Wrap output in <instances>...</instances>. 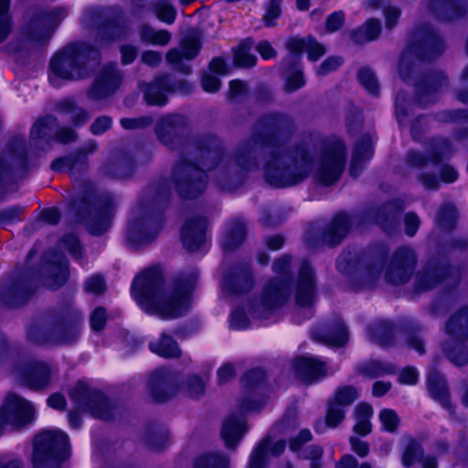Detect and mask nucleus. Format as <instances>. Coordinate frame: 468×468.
Returning a JSON list of instances; mask_svg holds the SVG:
<instances>
[{"label":"nucleus","instance_id":"f257e3e1","mask_svg":"<svg viewBox=\"0 0 468 468\" xmlns=\"http://www.w3.org/2000/svg\"><path fill=\"white\" fill-rule=\"evenodd\" d=\"M293 128V121L288 115L272 112L262 116L255 123L250 137L241 141L228 162L217 169L218 186L224 191L238 188L246 173L260 166L262 155L266 156L264 176L271 186L287 187L303 182L314 166L310 147L278 144V138Z\"/></svg>","mask_w":468,"mask_h":468},{"label":"nucleus","instance_id":"f03ea898","mask_svg":"<svg viewBox=\"0 0 468 468\" xmlns=\"http://www.w3.org/2000/svg\"><path fill=\"white\" fill-rule=\"evenodd\" d=\"M197 270L181 273L172 290H164L161 270L153 267L134 279L132 290L137 303L146 313L157 314L163 319H174L188 311L189 294L197 284Z\"/></svg>","mask_w":468,"mask_h":468},{"label":"nucleus","instance_id":"7ed1b4c3","mask_svg":"<svg viewBox=\"0 0 468 468\" xmlns=\"http://www.w3.org/2000/svg\"><path fill=\"white\" fill-rule=\"evenodd\" d=\"M223 156L222 141L216 135H202L186 144L171 176L177 194L183 198L200 196L207 184L206 170L218 166Z\"/></svg>","mask_w":468,"mask_h":468},{"label":"nucleus","instance_id":"20e7f679","mask_svg":"<svg viewBox=\"0 0 468 468\" xmlns=\"http://www.w3.org/2000/svg\"><path fill=\"white\" fill-rule=\"evenodd\" d=\"M418 40L410 45L402 53L399 73L407 81L414 80L416 101L421 106H427L435 101L436 92L448 85V79L441 71L420 73V64L435 59L444 50L441 37L433 30L425 27L418 31Z\"/></svg>","mask_w":468,"mask_h":468},{"label":"nucleus","instance_id":"39448f33","mask_svg":"<svg viewBox=\"0 0 468 468\" xmlns=\"http://www.w3.org/2000/svg\"><path fill=\"white\" fill-rule=\"evenodd\" d=\"M82 323L83 316L70 303L57 306L30 325L27 338L37 345H71L79 339Z\"/></svg>","mask_w":468,"mask_h":468},{"label":"nucleus","instance_id":"423d86ee","mask_svg":"<svg viewBox=\"0 0 468 468\" xmlns=\"http://www.w3.org/2000/svg\"><path fill=\"white\" fill-rule=\"evenodd\" d=\"M116 207L112 196L99 193L92 185L86 184L73 201L71 211L90 234L99 236L110 229Z\"/></svg>","mask_w":468,"mask_h":468},{"label":"nucleus","instance_id":"0eeeda50","mask_svg":"<svg viewBox=\"0 0 468 468\" xmlns=\"http://www.w3.org/2000/svg\"><path fill=\"white\" fill-rule=\"evenodd\" d=\"M100 51L87 42L70 43L58 51L49 62V80H79L88 78L97 64Z\"/></svg>","mask_w":468,"mask_h":468},{"label":"nucleus","instance_id":"6e6552de","mask_svg":"<svg viewBox=\"0 0 468 468\" xmlns=\"http://www.w3.org/2000/svg\"><path fill=\"white\" fill-rule=\"evenodd\" d=\"M167 199L166 193L148 190L132 211L127 228V239L133 246L145 245L154 240L161 227L160 207Z\"/></svg>","mask_w":468,"mask_h":468},{"label":"nucleus","instance_id":"1a4fd4ad","mask_svg":"<svg viewBox=\"0 0 468 468\" xmlns=\"http://www.w3.org/2000/svg\"><path fill=\"white\" fill-rule=\"evenodd\" d=\"M67 15L63 7L37 8L27 12L19 29L21 48H35L48 43Z\"/></svg>","mask_w":468,"mask_h":468},{"label":"nucleus","instance_id":"9d476101","mask_svg":"<svg viewBox=\"0 0 468 468\" xmlns=\"http://www.w3.org/2000/svg\"><path fill=\"white\" fill-rule=\"evenodd\" d=\"M69 438L61 431H44L35 436L32 462L34 468H60L67 457Z\"/></svg>","mask_w":468,"mask_h":468},{"label":"nucleus","instance_id":"9b49d317","mask_svg":"<svg viewBox=\"0 0 468 468\" xmlns=\"http://www.w3.org/2000/svg\"><path fill=\"white\" fill-rule=\"evenodd\" d=\"M291 294L290 280L274 278L262 288L259 297L249 304V313L256 319H268L282 308Z\"/></svg>","mask_w":468,"mask_h":468},{"label":"nucleus","instance_id":"f8f14e48","mask_svg":"<svg viewBox=\"0 0 468 468\" xmlns=\"http://www.w3.org/2000/svg\"><path fill=\"white\" fill-rule=\"evenodd\" d=\"M346 148L341 142L325 147L317 163L314 176L324 186L337 182L346 165Z\"/></svg>","mask_w":468,"mask_h":468},{"label":"nucleus","instance_id":"ddd939ff","mask_svg":"<svg viewBox=\"0 0 468 468\" xmlns=\"http://www.w3.org/2000/svg\"><path fill=\"white\" fill-rule=\"evenodd\" d=\"M187 130L186 118L176 113L162 116L154 126L158 141L172 150L178 149L183 145Z\"/></svg>","mask_w":468,"mask_h":468},{"label":"nucleus","instance_id":"4468645a","mask_svg":"<svg viewBox=\"0 0 468 468\" xmlns=\"http://www.w3.org/2000/svg\"><path fill=\"white\" fill-rule=\"evenodd\" d=\"M69 397L79 408L89 410L95 418L110 420L112 412L105 397L98 390L79 382L70 391Z\"/></svg>","mask_w":468,"mask_h":468},{"label":"nucleus","instance_id":"2eb2a0df","mask_svg":"<svg viewBox=\"0 0 468 468\" xmlns=\"http://www.w3.org/2000/svg\"><path fill=\"white\" fill-rule=\"evenodd\" d=\"M34 415L35 410L29 401L14 393L8 394L0 408V434L5 424L20 428L31 422Z\"/></svg>","mask_w":468,"mask_h":468},{"label":"nucleus","instance_id":"dca6fc26","mask_svg":"<svg viewBox=\"0 0 468 468\" xmlns=\"http://www.w3.org/2000/svg\"><path fill=\"white\" fill-rule=\"evenodd\" d=\"M417 265L415 251L410 247H400L393 254L385 273L387 282L393 285L407 283Z\"/></svg>","mask_w":468,"mask_h":468},{"label":"nucleus","instance_id":"f3484780","mask_svg":"<svg viewBox=\"0 0 468 468\" xmlns=\"http://www.w3.org/2000/svg\"><path fill=\"white\" fill-rule=\"evenodd\" d=\"M458 281L457 272L449 266L429 263L417 273L415 289L420 292H426L441 284L444 288H451L456 286Z\"/></svg>","mask_w":468,"mask_h":468},{"label":"nucleus","instance_id":"a211bd4d","mask_svg":"<svg viewBox=\"0 0 468 468\" xmlns=\"http://www.w3.org/2000/svg\"><path fill=\"white\" fill-rule=\"evenodd\" d=\"M179 376L176 371L161 367L149 377L148 391L156 402H165L174 398L178 392Z\"/></svg>","mask_w":468,"mask_h":468},{"label":"nucleus","instance_id":"6ab92c4d","mask_svg":"<svg viewBox=\"0 0 468 468\" xmlns=\"http://www.w3.org/2000/svg\"><path fill=\"white\" fill-rule=\"evenodd\" d=\"M201 48L199 35L197 32H190L180 42L179 48L170 49L165 56L166 61L184 74H190L191 67L183 60H192L195 58Z\"/></svg>","mask_w":468,"mask_h":468},{"label":"nucleus","instance_id":"aec40b11","mask_svg":"<svg viewBox=\"0 0 468 468\" xmlns=\"http://www.w3.org/2000/svg\"><path fill=\"white\" fill-rule=\"evenodd\" d=\"M452 152V144L447 138L437 137L430 141L429 156L421 152L411 150L407 154L406 160L409 165L421 169L427 165L429 161L434 165H438Z\"/></svg>","mask_w":468,"mask_h":468},{"label":"nucleus","instance_id":"412c9836","mask_svg":"<svg viewBox=\"0 0 468 468\" xmlns=\"http://www.w3.org/2000/svg\"><path fill=\"white\" fill-rule=\"evenodd\" d=\"M122 74L116 64L106 65L87 90L91 101H101L111 96L120 86Z\"/></svg>","mask_w":468,"mask_h":468},{"label":"nucleus","instance_id":"4be33fe9","mask_svg":"<svg viewBox=\"0 0 468 468\" xmlns=\"http://www.w3.org/2000/svg\"><path fill=\"white\" fill-rule=\"evenodd\" d=\"M135 149L134 145H127L118 149L102 166L103 174L117 179L130 177L135 169Z\"/></svg>","mask_w":468,"mask_h":468},{"label":"nucleus","instance_id":"5701e85b","mask_svg":"<svg viewBox=\"0 0 468 468\" xmlns=\"http://www.w3.org/2000/svg\"><path fill=\"white\" fill-rule=\"evenodd\" d=\"M27 165L25 141L20 137L13 138L0 157V181L8 178L16 171L23 170Z\"/></svg>","mask_w":468,"mask_h":468},{"label":"nucleus","instance_id":"b1692460","mask_svg":"<svg viewBox=\"0 0 468 468\" xmlns=\"http://www.w3.org/2000/svg\"><path fill=\"white\" fill-rule=\"evenodd\" d=\"M33 288L27 280L8 278L2 285L0 299L10 308L25 304L33 294Z\"/></svg>","mask_w":468,"mask_h":468},{"label":"nucleus","instance_id":"393cba45","mask_svg":"<svg viewBox=\"0 0 468 468\" xmlns=\"http://www.w3.org/2000/svg\"><path fill=\"white\" fill-rule=\"evenodd\" d=\"M314 274L307 261H303L296 283L295 301L300 306H310L314 301Z\"/></svg>","mask_w":468,"mask_h":468},{"label":"nucleus","instance_id":"a878e982","mask_svg":"<svg viewBox=\"0 0 468 468\" xmlns=\"http://www.w3.org/2000/svg\"><path fill=\"white\" fill-rule=\"evenodd\" d=\"M312 337L316 342L340 346L346 343L348 333L341 319L336 318L333 322L313 330Z\"/></svg>","mask_w":468,"mask_h":468},{"label":"nucleus","instance_id":"bb28decb","mask_svg":"<svg viewBox=\"0 0 468 468\" xmlns=\"http://www.w3.org/2000/svg\"><path fill=\"white\" fill-rule=\"evenodd\" d=\"M254 283L253 277L248 266L234 267L224 276L222 289L231 294H240L250 291Z\"/></svg>","mask_w":468,"mask_h":468},{"label":"nucleus","instance_id":"cd10ccee","mask_svg":"<svg viewBox=\"0 0 468 468\" xmlns=\"http://www.w3.org/2000/svg\"><path fill=\"white\" fill-rule=\"evenodd\" d=\"M427 388L431 397L437 400L444 409L453 412L454 406L451 401V394L445 377L437 369H431L427 376Z\"/></svg>","mask_w":468,"mask_h":468},{"label":"nucleus","instance_id":"c85d7f7f","mask_svg":"<svg viewBox=\"0 0 468 468\" xmlns=\"http://www.w3.org/2000/svg\"><path fill=\"white\" fill-rule=\"evenodd\" d=\"M431 12L441 21H452L468 11V0H430Z\"/></svg>","mask_w":468,"mask_h":468},{"label":"nucleus","instance_id":"c756f323","mask_svg":"<svg viewBox=\"0 0 468 468\" xmlns=\"http://www.w3.org/2000/svg\"><path fill=\"white\" fill-rule=\"evenodd\" d=\"M293 369L296 377L306 384H311L326 375L325 364L308 356L295 358Z\"/></svg>","mask_w":468,"mask_h":468},{"label":"nucleus","instance_id":"7c9ffc66","mask_svg":"<svg viewBox=\"0 0 468 468\" xmlns=\"http://www.w3.org/2000/svg\"><path fill=\"white\" fill-rule=\"evenodd\" d=\"M205 229L204 218L199 217L186 220L181 230V240L187 250L196 251L203 245Z\"/></svg>","mask_w":468,"mask_h":468},{"label":"nucleus","instance_id":"2f4dec72","mask_svg":"<svg viewBox=\"0 0 468 468\" xmlns=\"http://www.w3.org/2000/svg\"><path fill=\"white\" fill-rule=\"evenodd\" d=\"M58 127V119L52 115L38 118L30 132V142L36 147L43 148L42 143L50 144L54 141L55 133Z\"/></svg>","mask_w":468,"mask_h":468},{"label":"nucleus","instance_id":"473e14b6","mask_svg":"<svg viewBox=\"0 0 468 468\" xmlns=\"http://www.w3.org/2000/svg\"><path fill=\"white\" fill-rule=\"evenodd\" d=\"M350 226L351 222L347 215H335L323 231L322 243L330 247L338 245L347 235Z\"/></svg>","mask_w":468,"mask_h":468},{"label":"nucleus","instance_id":"72a5a7b5","mask_svg":"<svg viewBox=\"0 0 468 468\" xmlns=\"http://www.w3.org/2000/svg\"><path fill=\"white\" fill-rule=\"evenodd\" d=\"M448 340L468 341V305L462 306L445 323Z\"/></svg>","mask_w":468,"mask_h":468},{"label":"nucleus","instance_id":"f704fd0d","mask_svg":"<svg viewBox=\"0 0 468 468\" xmlns=\"http://www.w3.org/2000/svg\"><path fill=\"white\" fill-rule=\"evenodd\" d=\"M246 431L245 420L242 416L231 415L227 418L221 427V438L226 447L235 450Z\"/></svg>","mask_w":468,"mask_h":468},{"label":"nucleus","instance_id":"c9c22d12","mask_svg":"<svg viewBox=\"0 0 468 468\" xmlns=\"http://www.w3.org/2000/svg\"><path fill=\"white\" fill-rule=\"evenodd\" d=\"M285 71L283 90L292 93L301 89L305 84L303 70L299 67L300 58L296 55H289L284 59Z\"/></svg>","mask_w":468,"mask_h":468},{"label":"nucleus","instance_id":"e433bc0d","mask_svg":"<svg viewBox=\"0 0 468 468\" xmlns=\"http://www.w3.org/2000/svg\"><path fill=\"white\" fill-rule=\"evenodd\" d=\"M286 48L291 55H296L300 58V54L305 51L308 58L315 61L325 53V48L319 44L314 37L305 38L291 37L286 42Z\"/></svg>","mask_w":468,"mask_h":468},{"label":"nucleus","instance_id":"4c0bfd02","mask_svg":"<svg viewBox=\"0 0 468 468\" xmlns=\"http://www.w3.org/2000/svg\"><path fill=\"white\" fill-rule=\"evenodd\" d=\"M50 168L55 172L67 171L72 176H76L88 169V157L77 151L68 156L55 159Z\"/></svg>","mask_w":468,"mask_h":468},{"label":"nucleus","instance_id":"58836bf2","mask_svg":"<svg viewBox=\"0 0 468 468\" xmlns=\"http://www.w3.org/2000/svg\"><path fill=\"white\" fill-rule=\"evenodd\" d=\"M51 264L48 269V277L46 281L47 286L52 290L61 287L69 278V263L62 255L53 253Z\"/></svg>","mask_w":468,"mask_h":468},{"label":"nucleus","instance_id":"ea45409f","mask_svg":"<svg viewBox=\"0 0 468 468\" xmlns=\"http://www.w3.org/2000/svg\"><path fill=\"white\" fill-rule=\"evenodd\" d=\"M21 377L31 388H42L49 382L50 369L45 363L32 362Z\"/></svg>","mask_w":468,"mask_h":468},{"label":"nucleus","instance_id":"a19ab883","mask_svg":"<svg viewBox=\"0 0 468 468\" xmlns=\"http://www.w3.org/2000/svg\"><path fill=\"white\" fill-rule=\"evenodd\" d=\"M169 76L157 77L144 89V99L150 105H164L167 99L165 92H170Z\"/></svg>","mask_w":468,"mask_h":468},{"label":"nucleus","instance_id":"79ce46f5","mask_svg":"<svg viewBox=\"0 0 468 468\" xmlns=\"http://www.w3.org/2000/svg\"><path fill=\"white\" fill-rule=\"evenodd\" d=\"M373 154L372 142L369 135H363L356 144L350 165V174L357 177L363 168V164L367 162Z\"/></svg>","mask_w":468,"mask_h":468},{"label":"nucleus","instance_id":"37998d69","mask_svg":"<svg viewBox=\"0 0 468 468\" xmlns=\"http://www.w3.org/2000/svg\"><path fill=\"white\" fill-rule=\"evenodd\" d=\"M403 209L401 203L389 202L380 207L375 216V221L385 231H392L399 224V214Z\"/></svg>","mask_w":468,"mask_h":468},{"label":"nucleus","instance_id":"c03bdc74","mask_svg":"<svg viewBox=\"0 0 468 468\" xmlns=\"http://www.w3.org/2000/svg\"><path fill=\"white\" fill-rule=\"evenodd\" d=\"M381 28V22L378 19L370 18L364 25L351 31L350 38L357 45L373 41L378 37Z\"/></svg>","mask_w":468,"mask_h":468},{"label":"nucleus","instance_id":"a18cd8bd","mask_svg":"<svg viewBox=\"0 0 468 468\" xmlns=\"http://www.w3.org/2000/svg\"><path fill=\"white\" fill-rule=\"evenodd\" d=\"M149 348L152 352L165 358H177L181 356V350L176 341L165 333L161 335L158 341L151 342Z\"/></svg>","mask_w":468,"mask_h":468},{"label":"nucleus","instance_id":"49530a36","mask_svg":"<svg viewBox=\"0 0 468 468\" xmlns=\"http://www.w3.org/2000/svg\"><path fill=\"white\" fill-rule=\"evenodd\" d=\"M56 110L61 113L69 115V121L74 126H81L90 119V113L85 109L79 107L73 101L66 99L56 105Z\"/></svg>","mask_w":468,"mask_h":468},{"label":"nucleus","instance_id":"de8ad7c7","mask_svg":"<svg viewBox=\"0 0 468 468\" xmlns=\"http://www.w3.org/2000/svg\"><path fill=\"white\" fill-rule=\"evenodd\" d=\"M442 350L455 366L463 367L468 364V346L465 342L446 340L442 344Z\"/></svg>","mask_w":468,"mask_h":468},{"label":"nucleus","instance_id":"09e8293b","mask_svg":"<svg viewBox=\"0 0 468 468\" xmlns=\"http://www.w3.org/2000/svg\"><path fill=\"white\" fill-rule=\"evenodd\" d=\"M246 225L240 219L231 222L222 242L224 250H232L238 248L246 238Z\"/></svg>","mask_w":468,"mask_h":468},{"label":"nucleus","instance_id":"8fccbe9b","mask_svg":"<svg viewBox=\"0 0 468 468\" xmlns=\"http://www.w3.org/2000/svg\"><path fill=\"white\" fill-rule=\"evenodd\" d=\"M168 431L160 426L147 429L143 437L145 445L153 451L164 449L168 443Z\"/></svg>","mask_w":468,"mask_h":468},{"label":"nucleus","instance_id":"3c124183","mask_svg":"<svg viewBox=\"0 0 468 468\" xmlns=\"http://www.w3.org/2000/svg\"><path fill=\"white\" fill-rule=\"evenodd\" d=\"M253 46L251 38H246L234 49V62L241 68H251L257 62V57L250 53Z\"/></svg>","mask_w":468,"mask_h":468},{"label":"nucleus","instance_id":"603ef678","mask_svg":"<svg viewBox=\"0 0 468 468\" xmlns=\"http://www.w3.org/2000/svg\"><path fill=\"white\" fill-rule=\"evenodd\" d=\"M138 33L142 41L154 45L165 46L171 40V34L167 30H155L148 24L140 26Z\"/></svg>","mask_w":468,"mask_h":468},{"label":"nucleus","instance_id":"864d4df0","mask_svg":"<svg viewBox=\"0 0 468 468\" xmlns=\"http://www.w3.org/2000/svg\"><path fill=\"white\" fill-rule=\"evenodd\" d=\"M383 263L376 261L358 271L360 288H372L381 276Z\"/></svg>","mask_w":468,"mask_h":468},{"label":"nucleus","instance_id":"5fc2aeb1","mask_svg":"<svg viewBox=\"0 0 468 468\" xmlns=\"http://www.w3.org/2000/svg\"><path fill=\"white\" fill-rule=\"evenodd\" d=\"M368 335L372 341L380 346H388L393 340V328L387 322H378L370 325Z\"/></svg>","mask_w":468,"mask_h":468},{"label":"nucleus","instance_id":"6e6d98bb","mask_svg":"<svg viewBox=\"0 0 468 468\" xmlns=\"http://www.w3.org/2000/svg\"><path fill=\"white\" fill-rule=\"evenodd\" d=\"M194 468H229V459L218 452L206 453L196 460Z\"/></svg>","mask_w":468,"mask_h":468},{"label":"nucleus","instance_id":"4d7b16f0","mask_svg":"<svg viewBox=\"0 0 468 468\" xmlns=\"http://www.w3.org/2000/svg\"><path fill=\"white\" fill-rule=\"evenodd\" d=\"M423 456L424 449L421 443L415 439H410L403 451L401 462L406 468H409L420 461Z\"/></svg>","mask_w":468,"mask_h":468},{"label":"nucleus","instance_id":"13d9d810","mask_svg":"<svg viewBox=\"0 0 468 468\" xmlns=\"http://www.w3.org/2000/svg\"><path fill=\"white\" fill-rule=\"evenodd\" d=\"M207 378L197 375H190L186 378L183 390L191 399H199L205 394Z\"/></svg>","mask_w":468,"mask_h":468},{"label":"nucleus","instance_id":"bf43d9fd","mask_svg":"<svg viewBox=\"0 0 468 468\" xmlns=\"http://www.w3.org/2000/svg\"><path fill=\"white\" fill-rule=\"evenodd\" d=\"M11 0H0V43L5 41L13 28L12 16L9 12Z\"/></svg>","mask_w":468,"mask_h":468},{"label":"nucleus","instance_id":"052dcab7","mask_svg":"<svg viewBox=\"0 0 468 468\" xmlns=\"http://www.w3.org/2000/svg\"><path fill=\"white\" fill-rule=\"evenodd\" d=\"M152 10L158 19L166 23H174L176 10L168 0H158L152 5Z\"/></svg>","mask_w":468,"mask_h":468},{"label":"nucleus","instance_id":"680f3d73","mask_svg":"<svg viewBox=\"0 0 468 468\" xmlns=\"http://www.w3.org/2000/svg\"><path fill=\"white\" fill-rule=\"evenodd\" d=\"M359 372L369 378H378L386 374L395 372V367L388 363L371 361L359 367Z\"/></svg>","mask_w":468,"mask_h":468},{"label":"nucleus","instance_id":"e2e57ef3","mask_svg":"<svg viewBox=\"0 0 468 468\" xmlns=\"http://www.w3.org/2000/svg\"><path fill=\"white\" fill-rule=\"evenodd\" d=\"M269 438H264L250 455L248 468H265L267 463V447Z\"/></svg>","mask_w":468,"mask_h":468},{"label":"nucleus","instance_id":"0e129e2a","mask_svg":"<svg viewBox=\"0 0 468 468\" xmlns=\"http://www.w3.org/2000/svg\"><path fill=\"white\" fill-rule=\"evenodd\" d=\"M357 78L363 87L371 94L378 95L379 85L375 73L369 68H362L358 70Z\"/></svg>","mask_w":468,"mask_h":468},{"label":"nucleus","instance_id":"69168bd1","mask_svg":"<svg viewBox=\"0 0 468 468\" xmlns=\"http://www.w3.org/2000/svg\"><path fill=\"white\" fill-rule=\"evenodd\" d=\"M357 397L358 391L356 388L352 386H345L339 388L336 390L335 398L332 401L344 408L351 405L357 399Z\"/></svg>","mask_w":468,"mask_h":468},{"label":"nucleus","instance_id":"338daca9","mask_svg":"<svg viewBox=\"0 0 468 468\" xmlns=\"http://www.w3.org/2000/svg\"><path fill=\"white\" fill-rule=\"evenodd\" d=\"M456 218V209L451 204L441 207L437 215V222L445 229H450Z\"/></svg>","mask_w":468,"mask_h":468},{"label":"nucleus","instance_id":"774afa93","mask_svg":"<svg viewBox=\"0 0 468 468\" xmlns=\"http://www.w3.org/2000/svg\"><path fill=\"white\" fill-rule=\"evenodd\" d=\"M154 122L150 116H141L137 118H122L120 123L126 130L144 129Z\"/></svg>","mask_w":468,"mask_h":468}]
</instances>
